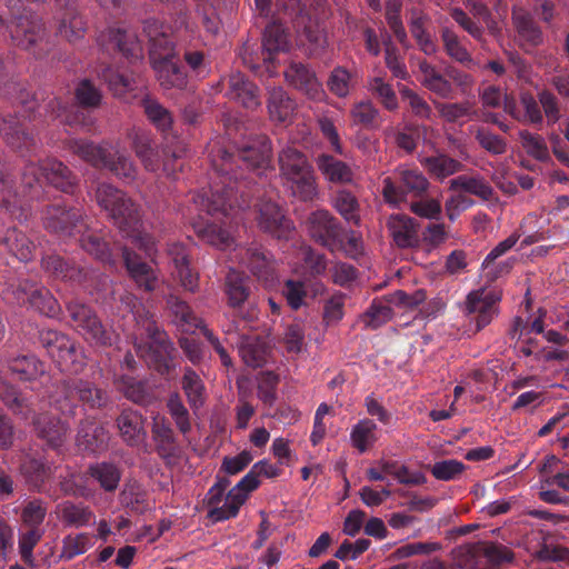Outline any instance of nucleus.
<instances>
[{"label": "nucleus", "mask_w": 569, "mask_h": 569, "mask_svg": "<svg viewBox=\"0 0 569 569\" xmlns=\"http://www.w3.org/2000/svg\"><path fill=\"white\" fill-rule=\"evenodd\" d=\"M262 46L266 54L264 62L272 63L274 53L286 52L290 48L284 28L277 22L270 23L264 30Z\"/></svg>", "instance_id": "nucleus-31"}, {"label": "nucleus", "mask_w": 569, "mask_h": 569, "mask_svg": "<svg viewBox=\"0 0 569 569\" xmlns=\"http://www.w3.org/2000/svg\"><path fill=\"white\" fill-rule=\"evenodd\" d=\"M350 87H351L350 73L341 67L333 69V71L331 72V74L328 79L329 90L333 94L342 98V97L348 96Z\"/></svg>", "instance_id": "nucleus-63"}, {"label": "nucleus", "mask_w": 569, "mask_h": 569, "mask_svg": "<svg viewBox=\"0 0 569 569\" xmlns=\"http://www.w3.org/2000/svg\"><path fill=\"white\" fill-rule=\"evenodd\" d=\"M48 353L52 357L61 370L78 372L83 366V357L76 345L64 335L49 333Z\"/></svg>", "instance_id": "nucleus-13"}, {"label": "nucleus", "mask_w": 569, "mask_h": 569, "mask_svg": "<svg viewBox=\"0 0 569 569\" xmlns=\"http://www.w3.org/2000/svg\"><path fill=\"white\" fill-rule=\"evenodd\" d=\"M335 208L348 221L358 224L360 221L359 204L355 196L348 191H339L335 198Z\"/></svg>", "instance_id": "nucleus-51"}, {"label": "nucleus", "mask_w": 569, "mask_h": 569, "mask_svg": "<svg viewBox=\"0 0 569 569\" xmlns=\"http://www.w3.org/2000/svg\"><path fill=\"white\" fill-rule=\"evenodd\" d=\"M303 36L306 42L301 40V44L310 56H318L327 46L326 34L319 26L306 28Z\"/></svg>", "instance_id": "nucleus-64"}, {"label": "nucleus", "mask_w": 569, "mask_h": 569, "mask_svg": "<svg viewBox=\"0 0 569 569\" xmlns=\"http://www.w3.org/2000/svg\"><path fill=\"white\" fill-rule=\"evenodd\" d=\"M96 200L113 219L124 237L130 239L131 244L153 259L157 252L156 242L143 228L139 207L127 198L122 191L108 183H102L97 188Z\"/></svg>", "instance_id": "nucleus-2"}, {"label": "nucleus", "mask_w": 569, "mask_h": 569, "mask_svg": "<svg viewBox=\"0 0 569 569\" xmlns=\"http://www.w3.org/2000/svg\"><path fill=\"white\" fill-rule=\"evenodd\" d=\"M99 42L108 49L119 50L127 57L138 58L142 52L136 34L127 30L109 29L108 32L100 34Z\"/></svg>", "instance_id": "nucleus-21"}, {"label": "nucleus", "mask_w": 569, "mask_h": 569, "mask_svg": "<svg viewBox=\"0 0 569 569\" xmlns=\"http://www.w3.org/2000/svg\"><path fill=\"white\" fill-rule=\"evenodd\" d=\"M70 149L94 167L108 168L122 179L133 180L136 178L137 169L132 161L118 150L112 151L104 146H96L84 140L71 141Z\"/></svg>", "instance_id": "nucleus-7"}, {"label": "nucleus", "mask_w": 569, "mask_h": 569, "mask_svg": "<svg viewBox=\"0 0 569 569\" xmlns=\"http://www.w3.org/2000/svg\"><path fill=\"white\" fill-rule=\"evenodd\" d=\"M308 231L311 238L329 250L338 247L339 229L328 211L313 212L308 220Z\"/></svg>", "instance_id": "nucleus-17"}, {"label": "nucleus", "mask_w": 569, "mask_h": 569, "mask_svg": "<svg viewBox=\"0 0 569 569\" xmlns=\"http://www.w3.org/2000/svg\"><path fill=\"white\" fill-rule=\"evenodd\" d=\"M54 515L64 527L70 528L87 527L94 520V513L90 507L70 500L58 503Z\"/></svg>", "instance_id": "nucleus-19"}, {"label": "nucleus", "mask_w": 569, "mask_h": 569, "mask_svg": "<svg viewBox=\"0 0 569 569\" xmlns=\"http://www.w3.org/2000/svg\"><path fill=\"white\" fill-rule=\"evenodd\" d=\"M91 546V538L88 533L68 535L62 540L60 557L70 560L84 553Z\"/></svg>", "instance_id": "nucleus-49"}, {"label": "nucleus", "mask_w": 569, "mask_h": 569, "mask_svg": "<svg viewBox=\"0 0 569 569\" xmlns=\"http://www.w3.org/2000/svg\"><path fill=\"white\" fill-rule=\"evenodd\" d=\"M450 188L465 190L483 200H489L493 193L492 188L480 177L459 176L450 181Z\"/></svg>", "instance_id": "nucleus-42"}, {"label": "nucleus", "mask_w": 569, "mask_h": 569, "mask_svg": "<svg viewBox=\"0 0 569 569\" xmlns=\"http://www.w3.org/2000/svg\"><path fill=\"white\" fill-rule=\"evenodd\" d=\"M47 515V507L41 500L29 501L22 509L21 519L26 526L39 528Z\"/></svg>", "instance_id": "nucleus-62"}, {"label": "nucleus", "mask_w": 569, "mask_h": 569, "mask_svg": "<svg viewBox=\"0 0 569 569\" xmlns=\"http://www.w3.org/2000/svg\"><path fill=\"white\" fill-rule=\"evenodd\" d=\"M519 240L518 233L510 234L507 239L499 242L485 258L482 268L487 272V277L491 280L497 279L500 274L509 272L511 269L510 262H502L498 266L495 264L496 259L509 251Z\"/></svg>", "instance_id": "nucleus-30"}, {"label": "nucleus", "mask_w": 569, "mask_h": 569, "mask_svg": "<svg viewBox=\"0 0 569 569\" xmlns=\"http://www.w3.org/2000/svg\"><path fill=\"white\" fill-rule=\"evenodd\" d=\"M47 182L62 191H70L73 187V177L70 170L56 159H47L40 164L28 162L21 174V193L27 189L41 188ZM20 190L14 187L12 179L0 164V204L11 209L17 203Z\"/></svg>", "instance_id": "nucleus-3"}, {"label": "nucleus", "mask_w": 569, "mask_h": 569, "mask_svg": "<svg viewBox=\"0 0 569 569\" xmlns=\"http://www.w3.org/2000/svg\"><path fill=\"white\" fill-rule=\"evenodd\" d=\"M466 466L456 459H447L436 462L431 467V473L437 480L452 481L461 477Z\"/></svg>", "instance_id": "nucleus-54"}, {"label": "nucleus", "mask_w": 569, "mask_h": 569, "mask_svg": "<svg viewBox=\"0 0 569 569\" xmlns=\"http://www.w3.org/2000/svg\"><path fill=\"white\" fill-rule=\"evenodd\" d=\"M68 311L77 329L86 340L97 346H110L113 343L116 335L103 329L101 322L87 306L79 302H70Z\"/></svg>", "instance_id": "nucleus-10"}, {"label": "nucleus", "mask_w": 569, "mask_h": 569, "mask_svg": "<svg viewBox=\"0 0 569 569\" xmlns=\"http://www.w3.org/2000/svg\"><path fill=\"white\" fill-rule=\"evenodd\" d=\"M21 471L32 486L39 488L49 476L50 468L39 460L29 459L23 462Z\"/></svg>", "instance_id": "nucleus-61"}, {"label": "nucleus", "mask_w": 569, "mask_h": 569, "mask_svg": "<svg viewBox=\"0 0 569 569\" xmlns=\"http://www.w3.org/2000/svg\"><path fill=\"white\" fill-rule=\"evenodd\" d=\"M169 303L171 306L173 321L177 325V327L186 333H193L196 329L201 328L203 330V335L207 337V339L211 342L216 351L219 353V357L223 366L229 367L231 365V358L229 357L224 348L220 345L219 340L212 335V332L207 328L202 327V320L199 319L191 311L190 307L178 299H171Z\"/></svg>", "instance_id": "nucleus-12"}, {"label": "nucleus", "mask_w": 569, "mask_h": 569, "mask_svg": "<svg viewBox=\"0 0 569 569\" xmlns=\"http://www.w3.org/2000/svg\"><path fill=\"white\" fill-rule=\"evenodd\" d=\"M270 156L269 139L259 137L252 144L243 146L238 151L237 159L248 168L263 169L269 164ZM234 161V154L226 150H218L212 158V167L220 174V181L214 182L211 187V198H208L207 193L193 196V208L189 207L187 212L198 237L220 250H228L233 246L234 238L231 229L242 220L241 211L247 203L242 199V203H238L236 207L231 201L232 179H238L236 173L231 177Z\"/></svg>", "instance_id": "nucleus-1"}, {"label": "nucleus", "mask_w": 569, "mask_h": 569, "mask_svg": "<svg viewBox=\"0 0 569 569\" xmlns=\"http://www.w3.org/2000/svg\"><path fill=\"white\" fill-rule=\"evenodd\" d=\"M121 502L136 511H143L147 507V492L137 481L124 486L121 495Z\"/></svg>", "instance_id": "nucleus-53"}, {"label": "nucleus", "mask_w": 569, "mask_h": 569, "mask_svg": "<svg viewBox=\"0 0 569 569\" xmlns=\"http://www.w3.org/2000/svg\"><path fill=\"white\" fill-rule=\"evenodd\" d=\"M436 108L439 114L448 122H457L462 118L472 119L476 114L469 101L461 103L437 102Z\"/></svg>", "instance_id": "nucleus-52"}, {"label": "nucleus", "mask_w": 569, "mask_h": 569, "mask_svg": "<svg viewBox=\"0 0 569 569\" xmlns=\"http://www.w3.org/2000/svg\"><path fill=\"white\" fill-rule=\"evenodd\" d=\"M0 132L9 144L18 149L28 147L32 141V138L26 132L23 123L12 116L0 121Z\"/></svg>", "instance_id": "nucleus-40"}, {"label": "nucleus", "mask_w": 569, "mask_h": 569, "mask_svg": "<svg viewBox=\"0 0 569 569\" xmlns=\"http://www.w3.org/2000/svg\"><path fill=\"white\" fill-rule=\"evenodd\" d=\"M397 174L403 188L397 187L390 177H385L381 180L382 196L389 204L398 206L403 202L407 192L420 196L427 191L429 182L418 169L399 167Z\"/></svg>", "instance_id": "nucleus-8"}, {"label": "nucleus", "mask_w": 569, "mask_h": 569, "mask_svg": "<svg viewBox=\"0 0 569 569\" xmlns=\"http://www.w3.org/2000/svg\"><path fill=\"white\" fill-rule=\"evenodd\" d=\"M368 89L375 94L383 107L390 111L398 108L397 96L392 87L379 77H372L368 82Z\"/></svg>", "instance_id": "nucleus-50"}, {"label": "nucleus", "mask_w": 569, "mask_h": 569, "mask_svg": "<svg viewBox=\"0 0 569 569\" xmlns=\"http://www.w3.org/2000/svg\"><path fill=\"white\" fill-rule=\"evenodd\" d=\"M317 166L323 177L335 183H348L352 180L353 172L351 168L329 154H320L317 158Z\"/></svg>", "instance_id": "nucleus-32"}, {"label": "nucleus", "mask_w": 569, "mask_h": 569, "mask_svg": "<svg viewBox=\"0 0 569 569\" xmlns=\"http://www.w3.org/2000/svg\"><path fill=\"white\" fill-rule=\"evenodd\" d=\"M392 317L389 301L375 300L370 308L362 315L361 322L369 329H377Z\"/></svg>", "instance_id": "nucleus-45"}, {"label": "nucleus", "mask_w": 569, "mask_h": 569, "mask_svg": "<svg viewBox=\"0 0 569 569\" xmlns=\"http://www.w3.org/2000/svg\"><path fill=\"white\" fill-rule=\"evenodd\" d=\"M441 39L447 53L459 62H471L470 54L460 43L458 36L449 28L441 30Z\"/></svg>", "instance_id": "nucleus-55"}, {"label": "nucleus", "mask_w": 569, "mask_h": 569, "mask_svg": "<svg viewBox=\"0 0 569 569\" xmlns=\"http://www.w3.org/2000/svg\"><path fill=\"white\" fill-rule=\"evenodd\" d=\"M90 475L106 491L116 490L120 481V472L118 468L111 463L102 462L91 466Z\"/></svg>", "instance_id": "nucleus-47"}, {"label": "nucleus", "mask_w": 569, "mask_h": 569, "mask_svg": "<svg viewBox=\"0 0 569 569\" xmlns=\"http://www.w3.org/2000/svg\"><path fill=\"white\" fill-rule=\"evenodd\" d=\"M14 293L18 302H28L39 312L48 317H53L59 311L58 301L46 289L28 288V284L26 283L23 287L19 288Z\"/></svg>", "instance_id": "nucleus-20"}, {"label": "nucleus", "mask_w": 569, "mask_h": 569, "mask_svg": "<svg viewBox=\"0 0 569 569\" xmlns=\"http://www.w3.org/2000/svg\"><path fill=\"white\" fill-rule=\"evenodd\" d=\"M228 486L229 481L227 479L220 480L207 493L208 516L214 522L234 518L240 507L248 499L249 493L258 488L259 480L252 475H246L226 495Z\"/></svg>", "instance_id": "nucleus-4"}, {"label": "nucleus", "mask_w": 569, "mask_h": 569, "mask_svg": "<svg viewBox=\"0 0 569 569\" xmlns=\"http://www.w3.org/2000/svg\"><path fill=\"white\" fill-rule=\"evenodd\" d=\"M390 234L400 248H410L418 243L419 233L416 221L407 216H391L388 221Z\"/></svg>", "instance_id": "nucleus-24"}, {"label": "nucleus", "mask_w": 569, "mask_h": 569, "mask_svg": "<svg viewBox=\"0 0 569 569\" xmlns=\"http://www.w3.org/2000/svg\"><path fill=\"white\" fill-rule=\"evenodd\" d=\"M481 101L485 107L497 108L503 103V109L506 112L510 113L512 117L518 118L515 112V103L508 96L502 92L499 88L489 86L481 93Z\"/></svg>", "instance_id": "nucleus-56"}, {"label": "nucleus", "mask_w": 569, "mask_h": 569, "mask_svg": "<svg viewBox=\"0 0 569 569\" xmlns=\"http://www.w3.org/2000/svg\"><path fill=\"white\" fill-rule=\"evenodd\" d=\"M248 282V277L233 268L230 269L226 279V295L231 307H238L248 299L250 293Z\"/></svg>", "instance_id": "nucleus-36"}, {"label": "nucleus", "mask_w": 569, "mask_h": 569, "mask_svg": "<svg viewBox=\"0 0 569 569\" xmlns=\"http://www.w3.org/2000/svg\"><path fill=\"white\" fill-rule=\"evenodd\" d=\"M152 436L162 456H170L174 452L173 430L167 419L160 413L152 416Z\"/></svg>", "instance_id": "nucleus-37"}, {"label": "nucleus", "mask_w": 569, "mask_h": 569, "mask_svg": "<svg viewBox=\"0 0 569 569\" xmlns=\"http://www.w3.org/2000/svg\"><path fill=\"white\" fill-rule=\"evenodd\" d=\"M378 425L369 419H359L350 429V445L359 453L371 450L379 440Z\"/></svg>", "instance_id": "nucleus-23"}, {"label": "nucleus", "mask_w": 569, "mask_h": 569, "mask_svg": "<svg viewBox=\"0 0 569 569\" xmlns=\"http://www.w3.org/2000/svg\"><path fill=\"white\" fill-rule=\"evenodd\" d=\"M239 353L246 365L259 367L266 359V345L256 337H242L239 345Z\"/></svg>", "instance_id": "nucleus-41"}, {"label": "nucleus", "mask_w": 569, "mask_h": 569, "mask_svg": "<svg viewBox=\"0 0 569 569\" xmlns=\"http://www.w3.org/2000/svg\"><path fill=\"white\" fill-rule=\"evenodd\" d=\"M278 162L280 177L295 197L309 201L317 196L313 171L302 152L288 146L280 151Z\"/></svg>", "instance_id": "nucleus-5"}, {"label": "nucleus", "mask_w": 569, "mask_h": 569, "mask_svg": "<svg viewBox=\"0 0 569 569\" xmlns=\"http://www.w3.org/2000/svg\"><path fill=\"white\" fill-rule=\"evenodd\" d=\"M123 261L130 277L136 283L147 291H152L157 284V277L153 270L142 262L138 254L131 252L127 247L122 250Z\"/></svg>", "instance_id": "nucleus-26"}, {"label": "nucleus", "mask_w": 569, "mask_h": 569, "mask_svg": "<svg viewBox=\"0 0 569 569\" xmlns=\"http://www.w3.org/2000/svg\"><path fill=\"white\" fill-rule=\"evenodd\" d=\"M168 254L174 266L173 277L186 290L194 291L198 287V274L189 267L186 248L180 243H172L168 248Z\"/></svg>", "instance_id": "nucleus-22"}, {"label": "nucleus", "mask_w": 569, "mask_h": 569, "mask_svg": "<svg viewBox=\"0 0 569 569\" xmlns=\"http://www.w3.org/2000/svg\"><path fill=\"white\" fill-rule=\"evenodd\" d=\"M66 392V400L73 399L77 396L79 400L88 403L90 407H101L107 402L106 392L93 388V386L87 381H79L72 386H67Z\"/></svg>", "instance_id": "nucleus-38"}, {"label": "nucleus", "mask_w": 569, "mask_h": 569, "mask_svg": "<svg viewBox=\"0 0 569 569\" xmlns=\"http://www.w3.org/2000/svg\"><path fill=\"white\" fill-rule=\"evenodd\" d=\"M39 436L51 447L62 446L68 433V426L58 418L40 417L34 422Z\"/></svg>", "instance_id": "nucleus-34"}, {"label": "nucleus", "mask_w": 569, "mask_h": 569, "mask_svg": "<svg viewBox=\"0 0 569 569\" xmlns=\"http://www.w3.org/2000/svg\"><path fill=\"white\" fill-rule=\"evenodd\" d=\"M109 439L108 432L93 420H86L82 422L78 435H77V446L86 451L94 452L103 448Z\"/></svg>", "instance_id": "nucleus-29"}, {"label": "nucleus", "mask_w": 569, "mask_h": 569, "mask_svg": "<svg viewBox=\"0 0 569 569\" xmlns=\"http://www.w3.org/2000/svg\"><path fill=\"white\" fill-rule=\"evenodd\" d=\"M144 31L151 42V61L160 84L167 89L182 88L186 74L178 66L164 33L159 31L158 22H147Z\"/></svg>", "instance_id": "nucleus-6"}, {"label": "nucleus", "mask_w": 569, "mask_h": 569, "mask_svg": "<svg viewBox=\"0 0 569 569\" xmlns=\"http://www.w3.org/2000/svg\"><path fill=\"white\" fill-rule=\"evenodd\" d=\"M231 261H237L239 264L246 266L258 278L269 281L272 276L271 262L258 247L252 248H237L230 257Z\"/></svg>", "instance_id": "nucleus-18"}, {"label": "nucleus", "mask_w": 569, "mask_h": 569, "mask_svg": "<svg viewBox=\"0 0 569 569\" xmlns=\"http://www.w3.org/2000/svg\"><path fill=\"white\" fill-rule=\"evenodd\" d=\"M227 96L243 107L253 109L260 104L257 87L240 72L232 73L228 80Z\"/></svg>", "instance_id": "nucleus-25"}, {"label": "nucleus", "mask_w": 569, "mask_h": 569, "mask_svg": "<svg viewBox=\"0 0 569 569\" xmlns=\"http://www.w3.org/2000/svg\"><path fill=\"white\" fill-rule=\"evenodd\" d=\"M144 112L148 119L160 130L166 131L172 123V117L167 109L156 100L146 99L143 101Z\"/></svg>", "instance_id": "nucleus-57"}, {"label": "nucleus", "mask_w": 569, "mask_h": 569, "mask_svg": "<svg viewBox=\"0 0 569 569\" xmlns=\"http://www.w3.org/2000/svg\"><path fill=\"white\" fill-rule=\"evenodd\" d=\"M118 428L122 439L130 446H138L146 439L144 419L132 410H124L118 418Z\"/></svg>", "instance_id": "nucleus-27"}, {"label": "nucleus", "mask_w": 569, "mask_h": 569, "mask_svg": "<svg viewBox=\"0 0 569 569\" xmlns=\"http://www.w3.org/2000/svg\"><path fill=\"white\" fill-rule=\"evenodd\" d=\"M267 107L270 119L277 123L289 122L296 110L295 101L290 99L287 92L280 87H274L269 90Z\"/></svg>", "instance_id": "nucleus-28"}, {"label": "nucleus", "mask_w": 569, "mask_h": 569, "mask_svg": "<svg viewBox=\"0 0 569 569\" xmlns=\"http://www.w3.org/2000/svg\"><path fill=\"white\" fill-rule=\"evenodd\" d=\"M59 10L54 14L57 32L68 41H74L84 33V22L74 8V0H56Z\"/></svg>", "instance_id": "nucleus-16"}, {"label": "nucleus", "mask_w": 569, "mask_h": 569, "mask_svg": "<svg viewBox=\"0 0 569 569\" xmlns=\"http://www.w3.org/2000/svg\"><path fill=\"white\" fill-rule=\"evenodd\" d=\"M513 22L523 40L531 44L540 42L541 32L526 11L522 9H516L513 11Z\"/></svg>", "instance_id": "nucleus-48"}, {"label": "nucleus", "mask_w": 569, "mask_h": 569, "mask_svg": "<svg viewBox=\"0 0 569 569\" xmlns=\"http://www.w3.org/2000/svg\"><path fill=\"white\" fill-rule=\"evenodd\" d=\"M286 80L309 99L321 101L326 93L315 72L305 64L292 62L284 72Z\"/></svg>", "instance_id": "nucleus-15"}, {"label": "nucleus", "mask_w": 569, "mask_h": 569, "mask_svg": "<svg viewBox=\"0 0 569 569\" xmlns=\"http://www.w3.org/2000/svg\"><path fill=\"white\" fill-rule=\"evenodd\" d=\"M420 82L430 91L441 98L452 97V87L436 69L427 61L419 63Z\"/></svg>", "instance_id": "nucleus-35"}, {"label": "nucleus", "mask_w": 569, "mask_h": 569, "mask_svg": "<svg viewBox=\"0 0 569 569\" xmlns=\"http://www.w3.org/2000/svg\"><path fill=\"white\" fill-rule=\"evenodd\" d=\"M500 293L496 289L479 288L468 293L463 312L475 322L476 331L488 326L497 315Z\"/></svg>", "instance_id": "nucleus-9"}, {"label": "nucleus", "mask_w": 569, "mask_h": 569, "mask_svg": "<svg viewBox=\"0 0 569 569\" xmlns=\"http://www.w3.org/2000/svg\"><path fill=\"white\" fill-rule=\"evenodd\" d=\"M10 370L21 380H33L44 372V366L33 356H23L12 360Z\"/></svg>", "instance_id": "nucleus-43"}, {"label": "nucleus", "mask_w": 569, "mask_h": 569, "mask_svg": "<svg viewBox=\"0 0 569 569\" xmlns=\"http://www.w3.org/2000/svg\"><path fill=\"white\" fill-rule=\"evenodd\" d=\"M256 211V220L261 230L278 239L289 238L292 232V224L276 202L272 200H261L257 204Z\"/></svg>", "instance_id": "nucleus-14"}, {"label": "nucleus", "mask_w": 569, "mask_h": 569, "mask_svg": "<svg viewBox=\"0 0 569 569\" xmlns=\"http://www.w3.org/2000/svg\"><path fill=\"white\" fill-rule=\"evenodd\" d=\"M78 214L74 211H67L60 207H53L48 210L44 218L46 228L53 232L68 233L76 236L80 232L77 229Z\"/></svg>", "instance_id": "nucleus-33"}, {"label": "nucleus", "mask_w": 569, "mask_h": 569, "mask_svg": "<svg viewBox=\"0 0 569 569\" xmlns=\"http://www.w3.org/2000/svg\"><path fill=\"white\" fill-rule=\"evenodd\" d=\"M167 407L171 417L173 418L178 429L186 435L189 432L191 425L186 407L183 406L179 395L173 393L170 396Z\"/></svg>", "instance_id": "nucleus-60"}, {"label": "nucleus", "mask_w": 569, "mask_h": 569, "mask_svg": "<svg viewBox=\"0 0 569 569\" xmlns=\"http://www.w3.org/2000/svg\"><path fill=\"white\" fill-rule=\"evenodd\" d=\"M132 147L137 157L148 171H156L159 168V153L152 147L151 138L144 132H136Z\"/></svg>", "instance_id": "nucleus-39"}, {"label": "nucleus", "mask_w": 569, "mask_h": 569, "mask_svg": "<svg viewBox=\"0 0 569 569\" xmlns=\"http://www.w3.org/2000/svg\"><path fill=\"white\" fill-rule=\"evenodd\" d=\"M520 140L523 149L531 157L538 160H545L548 158V148L545 140L538 136L528 131H520Z\"/></svg>", "instance_id": "nucleus-59"}, {"label": "nucleus", "mask_w": 569, "mask_h": 569, "mask_svg": "<svg viewBox=\"0 0 569 569\" xmlns=\"http://www.w3.org/2000/svg\"><path fill=\"white\" fill-rule=\"evenodd\" d=\"M141 330L140 336L146 335L148 341H134L137 353L143 358L148 365H161L171 350V346L166 340V335L161 332L156 326V322L150 319L142 321Z\"/></svg>", "instance_id": "nucleus-11"}, {"label": "nucleus", "mask_w": 569, "mask_h": 569, "mask_svg": "<svg viewBox=\"0 0 569 569\" xmlns=\"http://www.w3.org/2000/svg\"><path fill=\"white\" fill-rule=\"evenodd\" d=\"M101 78L109 84L110 90L116 96H123L133 90V80L118 70L107 68L102 71Z\"/></svg>", "instance_id": "nucleus-58"}, {"label": "nucleus", "mask_w": 569, "mask_h": 569, "mask_svg": "<svg viewBox=\"0 0 569 569\" xmlns=\"http://www.w3.org/2000/svg\"><path fill=\"white\" fill-rule=\"evenodd\" d=\"M422 163L436 178L442 180L461 169V163L445 154L426 158Z\"/></svg>", "instance_id": "nucleus-44"}, {"label": "nucleus", "mask_w": 569, "mask_h": 569, "mask_svg": "<svg viewBox=\"0 0 569 569\" xmlns=\"http://www.w3.org/2000/svg\"><path fill=\"white\" fill-rule=\"evenodd\" d=\"M182 388L191 407L199 408L203 405L204 386L199 376L191 369H187L183 375Z\"/></svg>", "instance_id": "nucleus-46"}]
</instances>
